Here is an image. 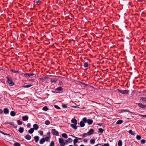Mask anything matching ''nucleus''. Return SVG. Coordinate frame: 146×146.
<instances>
[{"instance_id":"obj_46","label":"nucleus","mask_w":146,"mask_h":146,"mask_svg":"<svg viewBox=\"0 0 146 146\" xmlns=\"http://www.w3.org/2000/svg\"><path fill=\"white\" fill-rule=\"evenodd\" d=\"M72 137H75L76 139H77L78 140H78H81L82 139V138H80L78 137H76L74 136H73V135H72Z\"/></svg>"},{"instance_id":"obj_28","label":"nucleus","mask_w":146,"mask_h":146,"mask_svg":"<svg viewBox=\"0 0 146 146\" xmlns=\"http://www.w3.org/2000/svg\"><path fill=\"white\" fill-rule=\"evenodd\" d=\"M24 76L25 77H30L31 76L30 74L28 73H26L24 74Z\"/></svg>"},{"instance_id":"obj_5","label":"nucleus","mask_w":146,"mask_h":146,"mask_svg":"<svg viewBox=\"0 0 146 146\" xmlns=\"http://www.w3.org/2000/svg\"><path fill=\"white\" fill-rule=\"evenodd\" d=\"M51 131V133L53 134V135L56 136H58L59 135V133L58 132L56 131L55 129H52Z\"/></svg>"},{"instance_id":"obj_16","label":"nucleus","mask_w":146,"mask_h":146,"mask_svg":"<svg viewBox=\"0 0 146 146\" xmlns=\"http://www.w3.org/2000/svg\"><path fill=\"white\" fill-rule=\"evenodd\" d=\"M34 138L35 142L36 143H37L39 139V137L38 136H36L34 137Z\"/></svg>"},{"instance_id":"obj_32","label":"nucleus","mask_w":146,"mask_h":146,"mask_svg":"<svg viewBox=\"0 0 146 146\" xmlns=\"http://www.w3.org/2000/svg\"><path fill=\"white\" fill-rule=\"evenodd\" d=\"M104 131V130L102 128H99L98 129V132L100 133H102Z\"/></svg>"},{"instance_id":"obj_26","label":"nucleus","mask_w":146,"mask_h":146,"mask_svg":"<svg viewBox=\"0 0 146 146\" xmlns=\"http://www.w3.org/2000/svg\"><path fill=\"white\" fill-rule=\"evenodd\" d=\"M0 132L1 133H2V134L4 135H6L8 136L9 137H10L11 136V135H10L4 133L2 131H0Z\"/></svg>"},{"instance_id":"obj_22","label":"nucleus","mask_w":146,"mask_h":146,"mask_svg":"<svg viewBox=\"0 0 146 146\" xmlns=\"http://www.w3.org/2000/svg\"><path fill=\"white\" fill-rule=\"evenodd\" d=\"M123 122V121L122 120H119L117 121L116 123L117 124L119 125L122 123Z\"/></svg>"},{"instance_id":"obj_29","label":"nucleus","mask_w":146,"mask_h":146,"mask_svg":"<svg viewBox=\"0 0 146 146\" xmlns=\"http://www.w3.org/2000/svg\"><path fill=\"white\" fill-rule=\"evenodd\" d=\"M45 124L46 125H48L50 124V122L48 120H46L45 122Z\"/></svg>"},{"instance_id":"obj_53","label":"nucleus","mask_w":146,"mask_h":146,"mask_svg":"<svg viewBox=\"0 0 146 146\" xmlns=\"http://www.w3.org/2000/svg\"><path fill=\"white\" fill-rule=\"evenodd\" d=\"M81 84L82 85L85 86H88L87 84H85L83 82H81Z\"/></svg>"},{"instance_id":"obj_30","label":"nucleus","mask_w":146,"mask_h":146,"mask_svg":"<svg viewBox=\"0 0 146 146\" xmlns=\"http://www.w3.org/2000/svg\"><path fill=\"white\" fill-rule=\"evenodd\" d=\"M50 137V136H48L46 137L44 139H45V141H48L49 140V139Z\"/></svg>"},{"instance_id":"obj_43","label":"nucleus","mask_w":146,"mask_h":146,"mask_svg":"<svg viewBox=\"0 0 146 146\" xmlns=\"http://www.w3.org/2000/svg\"><path fill=\"white\" fill-rule=\"evenodd\" d=\"M78 141L77 139H75L74 140L73 143L74 145L77 143Z\"/></svg>"},{"instance_id":"obj_40","label":"nucleus","mask_w":146,"mask_h":146,"mask_svg":"<svg viewBox=\"0 0 146 146\" xmlns=\"http://www.w3.org/2000/svg\"><path fill=\"white\" fill-rule=\"evenodd\" d=\"M54 141H52L50 143L49 146H54Z\"/></svg>"},{"instance_id":"obj_35","label":"nucleus","mask_w":146,"mask_h":146,"mask_svg":"<svg viewBox=\"0 0 146 146\" xmlns=\"http://www.w3.org/2000/svg\"><path fill=\"white\" fill-rule=\"evenodd\" d=\"M90 142L91 144H94L95 142V140L93 139H91Z\"/></svg>"},{"instance_id":"obj_23","label":"nucleus","mask_w":146,"mask_h":146,"mask_svg":"<svg viewBox=\"0 0 146 146\" xmlns=\"http://www.w3.org/2000/svg\"><path fill=\"white\" fill-rule=\"evenodd\" d=\"M10 115L12 116H14L16 115V113L13 111H11L10 112Z\"/></svg>"},{"instance_id":"obj_19","label":"nucleus","mask_w":146,"mask_h":146,"mask_svg":"<svg viewBox=\"0 0 146 146\" xmlns=\"http://www.w3.org/2000/svg\"><path fill=\"white\" fill-rule=\"evenodd\" d=\"M19 131L20 133H22L24 131V128L22 127H20L19 129Z\"/></svg>"},{"instance_id":"obj_50","label":"nucleus","mask_w":146,"mask_h":146,"mask_svg":"<svg viewBox=\"0 0 146 146\" xmlns=\"http://www.w3.org/2000/svg\"><path fill=\"white\" fill-rule=\"evenodd\" d=\"M39 133L40 135L42 136L43 135V132L42 131H39Z\"/></svg>"},{"instance_id":"obj_33","label":"nucleus","mask_w":146,"mask_h":146,"mask_svg":"<svg viewBox=\"0 0 146 146\" xmlns=\"http://www.w3.org/2000/svg\"><path fill=\"white\" fill-rule=\"evenodd\" d=\"M54 108H56L57 109H58V110L60 109V108L56 105H54Z\"/></svg>"},{"instance_id":"obj_37","label":"nucleus","mask_w":146,"mask_h":146,"mask_svg":"<svg viewBox=\"0 0 146 146\" xmlns=\"http://www.w3.org/2000/svg\"><path fill=\"white\" fill-rule=\"evenodd\" d=\"M146 142V140L144 139H142L141 141V143L142 144H144Z\"/></svg>"},{"instance_id":"obj_14","label":"nucleus","mask_w":146,"mask_h":146,"mask_svg":"<svg viewBox=\"0 0 146 146\" xmlns=\"http://www.w3.org/2000/svg\"><path fill=\"white\" fill-rule=\"evenodd\" d=\"M71 122L72 123H74V124H75V125H77V120L74 118H73L71 120Z\"/></svg>"},{"instance_id":"obj_63","label":"nucleus","mask_w":146,"mask_h":146,"mask_svg":"<svg viewBox=\"0 0 146 146\" xmlns=\"http://www.w3.org/2000/svg\"><path fill=\"white\" fill-rule=\"evenodd\" d=\"M74 146H78V145L77 144H75Z\"/></svg>"},{"instance_id":"obj_41","label":"nucleus","mask_w":146,"mask_h":146,"mask_svg":"<svg viewBox=\"0 0 146 146\" xmlns=\"http://www.w3.org/2000/svg\"><path fill=\"white\" fill-rule=\"evenodd\" d=\"M136 139L138 140H140L141 138V137L140 135H137L136 137Z\"/></svg>"},{"instance_id":"obj_1","label":"nucleus","mask_w":146,"mask_h":146,"mask_svg":"<svg viewBox=\"0 0 146 146\" xmlns=\"http://www.w3.org/2000/svg\"><path fill=\"white\" fill-rule=\"evenodd\" d=\"M83 121L85 122V123H88L89 125H91L93 122V121L91 119H87V118L86 117H84L83 118Z\"/></svg>"},{"instance_id":"obj_47","label":"nucleus","mask_w":146,"mask_h":146,"mask_svg":"<svg viewBox=\"0 0 146 146\" xmlns=\"http://www.w3.org/2000/svg\"><path fill=\"white\" fill-rule=\"evenodd\" d=\"M101 146H110V145L108 143H106L102 145Z\"/></svg>"},{"instance_id":"obj_2","label":"nucleus","mask_w":146,"mask_h":146,"mask_svg":"<svg viewBox=\"0 0 146 146\" xmlns=\"http://www.w3.org/2000/svg\"><path fill=\"white\" fill-rule=\"evenodd\" d=\"M6 78L7 79V81L10 86H13L14 85V83L13 82V79L11 78L8 76L6 77Z\"/></svg>"},{"instance_id":"obj_49","label":"nucleus","mask_w":146,"mask_h":146,"mask_svg":"<svg viewBox=\"0 0 146 146\" xmlns=\"http://www.w3.org/2000/svg\"><path fill=\"white\" fill-rule=\"evenodd\" d=\"M128 110H121V112H125L128 111Z\"/></svg>"},{"instance_id":"obj_62","label":"nucleus","mask_w":146,"mask_h":146,"mask_svg":"<svg viewBox=\"0 0 146 146\" xmlns=\"http://www.w3.org/2000/svg\"><path fill=\"white\" fill-rule=\"evenodd\" d=\"M65 145H66V144H67L68 143H69V142H68V141H66V140L65 141Z\"/></svg>"},{"instance_id":"obj_55","label":"nucleus","mask_w":146,"mask_h":146,"mask_svg":"<svg viewBox=\"0 0 146 146\" xmlns=\"http://www.w3.org/2000/svg\"><path fill=\"white\" fill-rule=\"evenodd\" d=\"M87 139H84L83 140V141L84 143H86L87 142Z\"/></svg>"},{"instance_id":"obj_59","label":"nucleus","mask_w":146,"mask_h":146,"mask_svg":"<svg viewBox=\"0 0 146 146\" xmlns=\"http://www.w3.org/2000/svg\"><path fill=\"white\" fill-rule=\"evenodd\" d=\"M52 92L53 93H57V92L56 91V90H55V91H52Z\"/></svg>"},{"instance_id":"obj_25","label":"nucleus","mask_w":146,"mask_h":146,"mask_svg":"<svg viewBox=\"0 0 146 146\" xmlns=\"http://www.w3.org/2000/svg\"><path fill=\"white\" fill-rule=\"evenodd\" d=\"M62 136L63 137H64V138H65V139H66V138H68V135H67L65 133H63L62 134Z\"/></svg>"},{"instance_id":"obj_6","label":"nucleus","mask_w":146,"mask_h":146,"mask_svg":"<svg viewBox=\"0 0 146 146\" xmlns=\"http://www.w3.org/2000/svg\"><path fill=\"white\" fill-rule=\"evenodd\" d=\"M58 93H60L63 92V88L61 87H59L55 89Z\"/></svg>"},{"instance_id":"obj_48","label":"nucleus","mask_w":146,"mask_h":146,"mask_svg":"<svg viewBox=\"0 0 146 146\" xmlns=\"http://www.w3.org/2000/svg\"><path fill=\"white\" fill-rule=\"evenodd\" d=\"M36 3L38 5H39L41 3V2L39 1L38 0L36 2Z\"/></svg>"},{"instance_id":"obj_44","label":"nucleus","mask_w":146,"mask_h":146,"mask_svg":"<svg viewBox=\"0 0 146 146\" xmlns=\"http://www.w3.org/2000/svg\"><path fill=\"white\" fill-rule=\"evenodd\" d=\"M20 144L16 142L15 143L14 146H20Z\"/></svg>"},{"instance_id":"obj_9","label":"nucleus","mask_w":146,"mask_h":146,"mask_svg":"<svg viewBox=\"0 0 146 146\" xmlns=\"http://www.w3.org/2000/svg\"><path fill=\"white\" fill-rule=\"evenodd\" d=\"M76 125H75V124H71L70 126L73 129H76L78 127H79V126H76Z\"/></svg>"},{"instance_id":"obj_4","label":"nucleus","mask_w":146,"mask_h":146,"mask_svg":"<svg viewBox=\"0 0 146 146\" xmlns=\"http://www.w3.org/2000/svg\"><path fill=\"white\" fill-rule=\"evenodd\" d=\"M118 91L119 92L124 94H127L129 93V91L127 90H118Z\"/></svg>"},{"instance_id":"obj_54","label":"nucleus","mask_w":146,"mask_h":146,"mask_svg":"<svg viewBox=\"0 0 146 146\" xmlns=\"http://www.w3.org/2000/svg\"><path fill=\"white\" fill-rule=\"evenodd\" d=\"M27 127H28V128L30 127L31 126V124L30 123H28L27 125Z\"/></svg>"},{"instance_id":"obj_13","label":"nucleus","mask_w":146,"mask_h":146,"mask_svg":"<svg viewBox=\"0 0 146 146\" xmlns=\"http://www.w3.org/2000/svg\"><path fill=\"white\" fill-rule=\"evenodd\" d=\"M23 120L24 121H27L29 119V117L27 115L23 116L22 117Z\"/></svg>"},{"instance_id":"obj_38","label":"nucleus","mask_w":146,"mask_h":146,"mask_svg":"<svg viewBox=\"0 0 146 146\" xmlns=\"http://www.w3.org/2000/svg\"><path fill=\"white\" fill-rule=\"evenodd\" d=\"M17 122L18 124V125H22V122L21 121H20L19 120H18L17 121Z\"/></svg>"},{"instance_id":"obj_60","label":"nucleus","mask_w":146,"mask_h":146,"mask_svg":"<svg viewBox=\"0 0 146 146\" xmlns=\"http://www.w3.org/2000/svg\"><path fill=\"white\" fill-rule=\"evenodd\" d=\"M98 125L99 126H101L102 125V124L101 123H99L98 124Z\"/></svg>"},{"instance_id":"obj_58","label":"nucleus","mask_w":146,"mask_h":146,"mask_svg":"<svg viewBox=\"0 0 146 146\" xmlns=\"http://www.w3.org/2000/svg\"><path fill=\"white\" fill-rule=\"evenodd\" d=\"M50 132H48L47 133V134L48 136H50Z\"/></svg>"},{"instance_id":"obj_39","label":"nucleus","mask_w":146,"mask_h":146,"mask_svg":"<svg viewBox=\"0 0 146 146\" xmlns=\"http://www.w3.org/2000/svg\"><path fill=\"white\" fill-rule=\"evenodd\" d=\"M129 133L133 135H134V133L133 132V131L131 130H129Z\"/></svg>"},{"instance_id":"obj_24","label":"nucleus","mask_w":146,"mask_h":146,"mask_svg":"<svg viewBox=\"0 0 146 146\" xmlns=\"http://www.w3.org/2000/svg\"><path fill=\"white\" fill-rule=\"evenodd\" d=\"M140 100L146 102V97H141L140 98Z\"/></svg>"},{"instance_id":"obj_56","label":"nucleus","mask_w":146,"mask_h":146,"mask_svg":"<svg viewBox=\"0 0 146 146\" xmlns=\"http://www.w3.org/2000/svg\"><path fill=\"white\" fill-rule=\"evenodd\" d=\"M9 124L11 125H13L14 123L13 122L9 123Z\"/></svg>"},{"instance_id":"obj_17","label":"nucleus","mask_w":146,"mask_h":146,"mask_svg":"<svg viewBox=\"0 0 146 146\" xmlns=\"http://www.w3.org/2000/svg\"><path fill=\"white\" fill-rule=\"evenodd\" d=\"M45 140L44 138H41L39 141V143L41 144H42L45 142Z\"/></svg>"},{"instance_id":"obj_12","label":"nucleus","mask_w":146,"mask_h":146,"mask_svg":"<svg viewBox=\"0 0 146 146\" xmlns=\"http://www.w3.org/2000/svg\"><path fill=\"white\" fill-rule=\"evenodd\" d=\"M85 122L83 121V119L82 120V121H81L80 123V126L81 127H83L84 126Z\"/></svg>"},{"instance_id":"obj_34","label":"nucleus","mask_w":146,"mask_h":146,"mask_svg":"<svg viewBox=\"0 0 146 146\" xmlns=\"http://www.w3.org/2000/svg\"><path fill=\"white\" fill-rule=\"evenodd\" d=\"M88 64L87 62H85L84 64V67L85 68H87L88 67Z\"/></svg>"},{"instance_id":"obj_36","label":"nucleus","mask_w":146,"mask_h":146,"mask_svg":"<svg viewBox=\"0 0 146 146\" xmlns=\"http://www.w3.org/2000/svg\"><path fill=\"white\" fill-rule=\"evenodd\" d=\"M72 140L71 138H68L67 140L66 141H68L69 143H70L72 142Z\"/></svg>"},{"instance_id":"obj_15","label":"nucleus","mask_w":146,"mask_h":146,"mask_svg":"<svg viewBox=\"0 0 146 146\" xmlns=\"http://www.w3.org/2000/svg\"><path fill=\"white\" fill-rule=\"evenodd\" d=\"M33 129H34V130H37L39 126L37 124H34L33 125Z\"/></svg>"},{"instance_id":"obj_18","label":"nucleus","mask_w":146,"mask_h":146,"mask_svg":"<svg viewBox=\"0 0 146 146\" xmlns=\"http://www.w3.org/2000/svg\"><path fill=\"white\" fill-rule=\"evenodd\" d=\"M25 137V138L27 140H29L31 139V137L30 135L27 134L26 135Z\"/></svg>"},{"instance_id":"obj_27","label":"nucleus","mask_w":146,"mask_h":146,"mask_svg":"<svg viewBox=\"0 0 146 146\" xmlns=\"http://www.w3.org/2000/svg\"><path fill=\"white\" fill-rule=\"evenodd\" d=\"M118 146H122V142L121 140H119L118 142Z\"/></svg>"},{"instance_id":"obj_61","label":"nucleus","mask_w":146,"mask_h":146,"mask_svg":"<svg viewBox=\"0 0 146 146\" xmlns=\"http://www.w3.org/2000/svg\"><path fill=\"white\" fill-rule=\"evenodd\" d=\"M34 75V73H32L30 74L31 76H33Z\"/></svg>"},{"instance_id":"obj_11","label":"nucleus","mask_w":146,"mask_h":146,"mask_svg":"<svg viewBox=\"0 0 146 146\" xmlns=\"http://www.w3.org/2000/svg\"><path fill=\"white\" fill-rule=\"evenodd\" d=\"M58 80V79L56 78H52L51 79L50 81L52 83L56 82Z\"/></svg>"},{"instance_id":"obj_45","label":"nucleus","mask_w":146,"mask_h":146,"mask_svg":"<svg viewBox=\"0 0 146 146\" xmlns=\"http://www.w3.org/2000/svg\"><path fill=\"white\" fill-rule=\"evenodd\" d=\"M13 72L15 73H18L19 72V71H16L15 70L11 69V70Z\"/></svg>"},{"instance_id":"obj_42","label":"nucleus","mask_w":146,"mask_h":146,"mask_svg":"<svg viewBox=\"0 0 146 146\" xmlns=\"http://www.w3.org/2000/svg\"><path fill=\"white\" fill-rule=\"evenodd\" d=\"M88 135L87 133H84L82 135V136L83 137H85Z\"/></svg>"},{"instance_id":"obj_57","label":"nucleus","mask_w":146,"mask_h":146,"mask_svg":"<svg viewBox=\"0 0 146 146\" xmlns=\"http://www.w3.org/2000/svg\"><path fill=\"white\" fill-rule=\"evenodd\" d=\"M3 110L1 109H0V114L2 113H3Z\"/></svg>"},{"instance_id":"obj_52","label":"nucleus","mask_w":146,"mask_h":146,"mask_svg":"<svg viewBox=\"0 0 146 146\" xmlns=\"http://www.w3.org/2000/svg\"><path fill=\"white\" fill-rule=\"evenodd\" d=\"M62 107L64 108H67V106L65 104H62Z\"/></svg>"},{"instance_id":"obj_7","label":"nucleus","mask_w":146,"mask_h":146,"mask_svg":"<svg viewBox=\"0 0 146 146\" xmlns=\"http://www.w3.org/2000/svg\"><path fill=\"white\" fill-rule=\"evenodd\" d=\"M137 105L139 107L143 109H145L146 108V105H144L141 103H138L137 104Z\"/></svg>"},{"instance_id":"obj_64","label":"nucleus","mask_w":146,"mask_h":146,"mask_svg":"<svg viewBox=\"0 0 146 146\" xmlns=\"http://www.w3.org/2000/svg\"><path fill=\"white\" fill-rule=\"evenodd\" d=\"M80 146H84V145H81Z\"/></svg>"},{"instance_id":"obj_51","label":"nucleus","mask_w":146,"mask_h":146,"mask_svg":"<svg viewBox=\"0 0 146 146\" xmlns=\"http://www.w3.org/2000/svg\"><path fill=\"white\" fill-rule=\"evenodd\" d=\"M139 115L141 117H146V115H141V114H139Z\"/></svg>"},{"instance_id":"obj_21","label":"nucleus","mask_w":146,"mask_h":146,"mask_svg":"<svg viewBox=\"0 0 146 146\" xmlns=\"http://www.w3.org/2000/svg\"><path fill=\"white\" fill-rule=\"evenodd\" d=\"M32 86V85L29 84L26 85H23L22 86V87L23 88H29Z\"/></svg>"},{"instance_id":"obj_3","label":"nucleus","mask_w":146,"mask_h":146,"mask_svg":"<svg viewBox=\"0 0 146 146\" xmlns=\"http://www.w3.org/2000/svg\"><path fill=\"white\" fill-rule=\"evenodd\" d=\"M58 141L61 146H64L65 145V143L64 142V139L63 138H59Z\"/></svg>"},{"instance_id":"obj_31","label":"nucleus","mask_w":146,"mask_h":146,"mask_svg":"<svg viewBox=\"0 0 146 146\" xmlns=\"http://www.w3.org/2000/svg\"><path fill=\"white\" fill-rule=\"evenodd\" d=\"M42 110L44 111H46L48 110V109L46 106H44Z\"/></svg>"},{"instance_id":"obj_20","label":"nucleus","mask_w":146,"mask_h":146,"mask_svg":"<svg viewBox=\"0 0 146 146\" xmlns=\"http://www.w3.org/2000/svg\"><path fill=\"white\" fill-rule=\"evenodd\" d=\"M34 131V129L33 128H31L28 131V132L30 134H32Z\"/></svg>"},{"instance_id":"obj_8","label":"nucleus","mask_w":146,"mask_h":146,"mask_svg":"<svg viewBox=\"0 0 146 146\" xmlns=\"http://www.w3.org/2000/svg\"><path fill=\"white\" fill-rule=\"evenodd\" d=\"M94 132V130L92 129H91L89 130L87 133L88 135H90L93 133Z\"/></svg>"},{"instance_id":"obj_10","label":"nucleus","mask_w":146,"mask_h":146,"mask_svg":"<svg viewBox=\"0 0 146 146\" xmlns=\"http://www.w3.org/2000/svg\"><path fill=\"white\" fill-rule=\"evenodd\" d=\"M3 111L4 113L5 114H8L9 112V109L7 108H4Z\"/></svg>"}]
</instances>
